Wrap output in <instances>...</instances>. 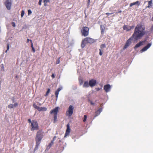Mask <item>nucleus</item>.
Instances as JSON below:
<instances>
[{"label":"nucleus","instance_id":"10","mask_svg":"<svg viewBox=\"0 0 153 153\" xmlns=\"http://www.w3.org/2000/svg\"><path fill=\"white\" fill-rule=\"evenodd\" d=\"M71 131V129L70 128V125L69 123L67 125V129L64 136L65 137H66L69 135Z\"/></svg>","mask_w":153,"mask_h":153},{"label":"nucleus","instance_id":"13","mask_svg":"<svg viewBox=\"0 0 153 153\" xmlns=\"http://www.w3.org/2000/svg\"><path fill=\"white\" fill-rule=\"evenodd\" d=\"M96 81L94 79H92L90 80L89 82V86L91 87H93L96 85Z\"/></svg>","mask_w":153,"mask_h":153},{"label":"nucleus","instance_id":"32","mask_svg":"<svg viewBox=\"0 0 153 153\" xmlns=\"http://www.w3.org/2000/svg\"><path fill=\"white\" fill-rule=\"evenodd\" d=\"M32 13V11L30 10H28V15H30Z\"/></svg>","mask_w":153,"mask_h":153},{"label":"nucleus","instance_id":"49","mask_svg":"<svg viewBox=\"0 0 153 153\" xmlns=\"http://www.w3.org/2000/svg\"><path fill=\"white\" fill-rule=\"evenodd\" d=\"M122 12L121 10H119L118 11V12L116 13H121Z\"/></svg>","mask_w":153,"mask_h":153},{"label":"nucleus","instance_id":"8","mask_svg":"<svg viewBox=\"0 0 153 153\" xmlns=\"http://www.w3.org/2000/svg\"><path fill=\"white\" fill-rule=\"evenodd\" d=\"M132 36L129 38L126 41L124 46L123 47V49H125L127 48L131 44V41L132 40Z\"/></svg>","mask_w":153,"mask_h":153},{"label":"nucleus","instance_id":"29","mask_svg":"<svg viewBox=\"0 0 153 153\" xmlns=\"http://www.w3.org/2000/svg\"><path fill=\"white\" fill-rule=\"evenodd\" d=\"M87 118V116L86 115H84V118L83 120V121L84 122H85L86 121V119Z\"/></svg>","mask_w":153,"mask_h":153},{"label":"nucleus","instance_id":"52","mask_svg":"<svg viewBox=\"0 0 153 153\" xmlns=\"http://www.w3.org/2000/svg\"><path fill=\"white\" fill-rule=\"evenodd\" d=\"M1 149H0V153H1Z\"/></svg>","mask_w":153,"mask_h":153},{"label":"nucleus","instance_id":"19","mask_svg":"<svg viewBox=\"0 0 153 153\" xmlns=\"http://www.w3.org/2000/svg\"><path fill=\"white\" fill-rule=\"evenodd\" d=\"M89 86V83H88V81H87L84 82L83 85V87L85 88H87Z\"/></svg>","mask_w":153,"mask_h":153},{"label":"nucleus","instance_id":"23","mask_svg":"<svg viewBox=\"0 0 153 153\" xmlns=\"http://www.w3.org/2000/svg\"><path fill=\"white\" fill-rule=\"evenodd\" d=\"M106 47V45L105 44H102L100 45V49H101V50H103V49L105 48Z\"/></svg>","mask_w":153,"mask_h":153},{"label":"nucleus","instance_id":"17","mask_svg":"<svg viewBox=\"0 0 153 153\" xmlns=\"http://www.w3.org/2000/svg\"><path fill=\"white\" fill-rule=\"evenodd\" d=\"M47 109L45 107H39L38 110L39 111H46Z\"/></svg>","mask_w":153,"mask_h":153},{"label":"nucleus","instance_id":"5","mask_svg":"<svg viewBox=\"0 0 153 153\" xmlns=\"http://www.w3.org/2000/svg\"><path fill=\"white\" fill-rule=\"evenodd\" d=\"M39 129L38 124L37 122L35 120H33L31 124L30 130L31 131L37 130Z\"/></svg>","mask_w":153,"mask_h":153},{"label":"nucleus","instance_id":"53","mask_svg":"<svg viewBox=\"0 0 153 153\" xmlns=\"http://www.w3.org/2000/svg\"><path fill=\"white\" fill-rule=\"evenodd\" d=\"M39 105H41V104H40Z\"/></svg>","mask_w":153,"mask_h":153},{"label":"nucleus","instance_id":"30","mask_svg":"<svg viewBox=\"0 0 153 153\" xmlns=\"http://www.w3.org/2000/svg\"><path fill=\"white\" fill-rule=\"evenodd\" d=\"M25 14V11L23 10H22L21 11V16L22 17Z\"/></svg>","mask_w":153,"mask_h":153},{"label":"nucleus","instance_id":"41","mask_svg":"<svg viewBox=\"0 0 153 153\" xmlns=\"http://www.w3.org/2000/svg\"><path fill=\"white\" fill-rule=\"evenodd\" d=\"M51 77L53 78H54L55 77V75H54V74H52V75H51Z\"/></svg>","mask_w":153,"mask_h":153},{"label":"nucleus","instance_id":"46","mask_svg":"<svg viewBox=\"0 0 153 153\" xmlns=\"http://www.w3.org/2000/svg\"><path fill=\"white\" fill-rule=\"evenodd\" d=\"M100 89L99 88H96V90L97 91H99L100 90Z\"/></svg>","mask_w":153,"mask_h":153},{"label":"nucleus","instance_id":"18","mask_svg":"<svg viewBox=\"0 0 153 153\" xmlns=\"http://www.w3.org/2000/svg\"><path fill=\"white\" fill-rule=\"evenodd\" d=\"M137 4L138 6L140 4V3L139 1H137L135 2L132 3L130 4V7H131L134 5Z\"/></svg>","mask_w":153,"mask_h":153},{"label":"nucleus","instance_id":"1","mask_svg":"<svg viewBox=\"0 0 153 153\" xmlns=\"http://www.w3.org/2000/svg\"><path fill=\"white\" fill-rule=\"evenodd\" d=\"M145 34V27L140 24L137 25L134 29L132 37L136 40L140 39Z\"/></svg>","mask_w":153,"mask_h":153},{"label":"nucleus","instance_id":"51","mask_svg":"<svg viewBox=\"0 0 153 153\" xmlns=\"http://www.w3.org/2000/svg\"><path fill=\"white\" fill-rule=\"evenodd\" d=\"M152 21H153V17H152Z\"/></svg>","mask_w":153,"mask_h":153},{"label":"nucleus","instance_id":"27","mask_svg":"<svg viewBox=\"0 0 153 153\" xmlns=\"http://www.w3.org/2000/svg\"><path fill=\"white\" fill-rule=\"evenodd\" d=\"M99 54L100 56H102V55L103 50H101V49H99Z\"/></svg>","mask_w":153,"mask_h":153},{"label":"nucleus","instance_id":"45","mask_svg":"<svg viewBox=\"0 0 153 153\" xmlns=\"http://www.w3.org/2000/svg\"><path fill=\"white\" fill-rule=\"evenodd\" d=\"M56 138V136H54V137H53V140L51 141H53V142H54V141L55 140V139Z\"/></svg>","mask_w":153,"mask_h":153},{"label":"nucleus","instance_id":"21","mask_svg":"<svg viewBox=\"0 0 153 153\" xmlns=\"http://www.w3.org/2000/svg\"><path fill=\"white\" fill-rule=\"evenodd\" d=\"M152 0H150L148 1V6L146 7V8H149L151 6H152Z\"/></svg>","mask_w":153,"mask_h":153},{"label":"nucleus","instance_id":"12","mask_svg":"<svg viewBox=\"0 0 153 153\" xmlns=\"http://www.w3.org/2000/svg\"><path fill=\"white\" fill-rule=\"evenodd\" d=\"M152 45L151 43H149L147 45L143 48L140 51L141 53L146 51L148 49H149Z\"/></svg>","mask_w":153,"mask_h":153},{"label":"nucleus","instance_id":"9","mask_svg":"<svg viewBox=\"0 0 153 153\" xmlns=\"http://www.w3.org/2000/svg\"><path fill=\"white\" fill-rule=\"evenodd\" d=\"M4 4L7 9L10 10L11 8L12 4L11 0H7L5 1Z\"/></svg>","mask_w":153,"mask_h":153},{"label":"nucleus","instance_id":"6","mask_svg":"<svg viewBox=\"0 0 153 153\" xmlns=\"http://www.w3.org/2000/svg\"><path fill=\"white\" fill-rule=\"evenodd\" d=\"M74 107L72 105H70L66 112V116L71 117L73 114Z\"/></svg>","mask_w":153,"mask_h":153},{"label":"nucleus","instance_id":"7","mask_svg":"<svg viewBox=\"0 0 153 153\" xmlns=\"http://www.w3.org/2000/svg\"><path fill=\"white\" fill-rule=\"evenodd\" d=\"M89 28L87 27H84L81 30L82 35L84 36H86L89 34Z\"/></svg>","mask_w":153,"mask_h":153},{"label":"nucleus","instance_id":"42","mask_svg":"<svg viewBox=\"0 0 153 153\" xmlns=\"http://www.w3.org/2000/svg\"><path fill=\"white\" fill-rule=\"evenodd\" d=\"M28 123H32V121H31V120H30V119H28Z\"/></svg>","mask_w":153,"mask_h":153},{"label":"nucleus","instance_id":"3","mask_svg":"<svg viewBox=\"0 0 153 153\" xmlns=\"http://www.w3.org/2000/svg\"><path fill=\"white\" fill-rule=\"evenodd\" d=\"M95 42L94 39L89 37H87L82 40L81 44V47L84 48L86 44H92Z\"/></svg>","mask_w":153,"mask_h":153},{"label":"nucleus","instance_id":"15","mask_svg":"<svg viewBox=\"0 0 153 153\" xmlns=\"http://www.w3.org/2000/svg\"><path fill=\"white\" fill-rule=\"evenodd\" d=\"M123 27L124 30H126L127 31H129L132 29V27L131 26H128L126 25H124Z\"/></svg>","mask_w":153,"mask_h":153},{"label":"nucleus","instance_id":"36","mask_svg":"<svg viewBox=\"0 0 153 153\" xmlns=\"http://www.w3.org/2000/svg\"><path fill=\"white\" fill-rule=\"evenodd\" d=\"M18 103H16V102L15 103H14V105H13V107L14 106V107H16V106H18Z\"/></svg>","mask_w":153,"mask_h":153},{"label":"nucleus","instance_id":"25","mask_svg":"<svg viewBox=\"0 0 153 153\" xmlns=\"http://www.w3.org/2000/svg\"><path fill=\"white\" fill-rule=\"evenodd\" d=\"M33 106L36 109H37V110L38 109V108H39V107L37 106L35 104H33Z\"/></svg>","mask_w":153,"mask_h":153},{"label":"nucleus","instance_id":"22","mask_svg":"<svg viewBox=\"0 0 153 153\" xmlns=\"http://www.w3.org/2000/svg\"><path fill=\"white\" fill-rule=\"evenodd\" d=\"M30 42L31 44V47L32 49V50L33 53H34L35 52V48L33 47V44L32 42V41L31 40H30Z\"/></svg>","mask_w":153,"mask_h":153},{"label":"nucleus","instance_id":"50","mask_svg":"<svg viewBox=\"0 0 153 153\" xmlns=\"http://www.w3.org/2000/svg\"><path fill=\"white\" fill-rule=\"evenodd\" d=\"M131 27H132V28L134 27V26H131Z\"/></svg>","mask_w":153,"mask_h":153},{"label":"nucleus","instance_id":"11","mask_svg":"<svg viewBox=\"0 0 153 153\" xmlns=\"http://www.w3.org/2000/svg\"><path fill=\"white\" fill-rule=\"evenodd\" d=\"M146 41V40L144 41H140L138 43H137L134 47V49H136L137 48L141 46L144 45V43Z\"/></svg>","mask_w":153,"mask_h":153},{"label":"nucleus","instance_id":"48","mask_svg":"<svg viewBox=\"0 0 153 153\" xmlns=\"http://www.w3.org/2000/svg\"><path fill=\"white\" fill-rule=\"evenodd\" d=\"M59 62H60L59 60V59L58 61H56V64H59Z\"/></svg>","mask_w":153,"mask_h":153},{"label":"nucleus","instance_id":"24","mask_svg":"<svg viewBox=\"0 0 153 153\" xmlns=\"http://www.w3.org/2000/svg\"><path fill=\"white\" fill-rule=\"evenodd\" d=\"M53 143L54 142H53V141H51V143L48 146L47 148L49 149L53 145Z\"/></svg>","mask_w":153,"mask_h":153},{"label":"nucleus","instance_id":"28","mask_svg":"<svg viewBox=\"0 0 153 153\" xmlns=\"http://www.w3.org/2000/svg\"><path fill=\"white\" fill-rule=\"evenodd\" d=\"M8 107L9 108H12L13 107V104L9 105L8 106Z\"/></svg>","mask_w":153,"mask_h":153},{"label":"nucleus","instance_id":"4","mask_svg":"<svg viewBox=\"0 0 153 153\" xmlns=\"http://www.w3.org/2000/svg\"><path fill=\"white\" fill-rule=\"evenodd\" d=\"M59 108L58 107H56L54 109L50 111V114H53L54 116L53 123H55L57 119V115Z\"/></svg>","mask_w":153,"mask_h":153},{"label":"nucleus","instance_id":"38","mask_svg":"<svg viewBox=\"0 0 153 153\" xmlns=\"http://www.w3.org/2000/svg\"><path fill=\"white\" fill-rule=\"evenodd\" d=\"M99 112H97V111L95 112V114H96V116H98V115H99L100 114H99Z\"/></svg>","mask_w":153,"mask_h":153},{"label":"nucleus","instance_id":"40","mask_svg":"<svg viewBox=\"0 0 153 153\" xmlns=\"http://www.w3.org/2000/svg\"><path fill=\"white\" fill-rule=\"evenodd\" d=\"M89 102H90V103L91 105H94V103L92 101H89Z\"/></svg>","mask_w":153,"mask_h":153},{"label":"nucleus","instance_id":"43","mask_svg":"<svg viewBox=\"0 0 153 153\" xmlns=\"http://www.w3.org/2000/svg\"><path fill=\"white\" fill-rule=\"evenodd\" d=\"M44 5L45 6H48V5L47 4V3L46 2H44Z\"/></svg>","mask_w":153,"mask_h":153},{"label":"nucleus","instance_id":"33","mask_svg":"<svg viewBox=\"0 0 153 153\" xmlns=\"http://www.w3.org/2000/svg\"><path fill=\"white\" fill-rule=\"evenodd\" d=\"M102 109L101 108H100L98 110L97 112H99V114H100L102 111Z\"/></svg>","mask_w":153,"mask_h":153},{"label":"nucleus","instance_id":"2","mask_svg":"<svg viewBox=\"0 0 153 153\" xmlns=\"http://www.w3.org/2000/svg\"><path fill=\"white\" fill-rule=\"evenodd\" d=\"M44 132L42 130L38 131L36 134L35 140L36 141V148H38L44 136Z\"/></svg>","mask_w":153,"mask_h":153},{"label":"nucleus","instance_id":"44","mask_svg":"<svg viewBox=\"0 0 153 153\" xmlns=\"http://www.w3.org/2000/svg\"><path fill=\"white\" fill-rule=\"evenodd\" d=\"M90 2V0H88V4L89 5Z\"/></svg>","mask_w":153,"mask_h":153},{"label":"nucleus","instance_id":"34","mask_svg":"<svg viewBox=\"0 0 153 153\" xmlns=\"http://www.w3.org/2000/svg\"><path fill=\"white\" fill-rule=\"evenodd\" d=\"M42 0H39L38 4L39 5H41L42 2Z\"/></svg>","mask_w":153,"mask_h":153},{"label":"nucleus","instance_id":"35","mask_svg":"<svg viewBox=\"0 0 153 153\" xmlns=\"http://www.w3.org/2000/svg\"><path fill=\"white\" fill-rule=\"evenodd\" d=\"M44 2H46V3H48L50 2L49 0H44L43 1Z\"/></svg>","mask_w":153,"mask_h":153},{"label":"nucleus","instance_id":"16","mask_svg":"<svg viewBox=\"0 0 153 153\" xmlns=\"http://www.w3.org/2000/svg\"><path fill=\"white\" fill-rule=\"evenodd\" d=\"M62 88H58L57 90L56 91L55 93V94L56 96V99H57L58 97V95L59 94V91L62 89Z\"/></svg>","mask_w":153,"mask_h":153},{"label":"nucleus","instance_id":"47","mask_svg":"<svg viewBox=\"0 0 153 153\" xmlns=\"http://www.w3.org/2000/svg\"><path fill=\"white\" fill-rule=\"evenodd\" d=\"M30 40H30V39H27V43H28V42H29V41H30Z\"/></svg>","mask_w":153,"mask_h":153},{"label":"nucleus","instance_id":"20","mask_svg":"<svg viewBox=\"0 0 153 153\" xmlns=\"http://www.w3.org/2000/svg\"><path fill=\"white\" fill-rule=\"evenodd\" d=\"M105 27L102 25H100V29L102 33H103L105 30Z\"/></svg>","mask_w":153,"mask_h":153},{"label":"nucleus","instance_id":"37","mask_svg":"<svg viewBox=\"0 0 153 153\" xmlns=\"http://www.w3.org/2000/svg\"><path fill=\"white\" fill-rule=\"evenodd\" d=\"M113 13H106L105 14L107 16H108L109 15L112 14Z\"/></svg>","mask_w":153,"mask_h":153},{"label":"nucleus","instance_id":"14","mask_svg":"<svg viewBox=\"0 0 153 153\" xmlns=\"http://www.w3.org/2000/svg\"><path fill=\"white\" fill-rule=\"evenodd\" d=\"M111 88L110 85L109 84L105 85L104 86V89L106 92H109Z\"/></svg>","mask_w":153,"mask_h":153},{"label":"nucleus","instance_id":"26","mask_svg":"<svg viewBox=\"0 0 153 153\" xmlns=\"http://www.w3.org/2000/svg\"><path fill=\"white\" fill-rule=\"evenodd\" d=\"M50 88H48V90L46 93L45 96H47L49 94V93L50 92Z\"/></svg>","mask_w":153,"mask_h":153},{"label":"nucleus","instance_id":"39","mask_svg":"<svg viewBox=\"0 0 153 153\" xmlns=\"http://www.w3.org/2000/svg\"><path fill=\"white\" fill-rule=\"evenodd\" d=\"M12 25L14 27H15L16 26L14 22H12Z\"/></svg>","mask_w":153,"mask_h":153},{"label":"nucleus","instance_id":"31","mask_svg":"<svg viewBox=\"0 0 153 153\" xmlns=\"http://www.w3.org/2000/svg\"><path fill=\"white\" fill-rule=\"evenodd\" d=\"M9 49V44L7 43V50L5 51V52L7 53V51Z\"/></svg>","mask_w":153,"mask_h":153}]
</instances>
